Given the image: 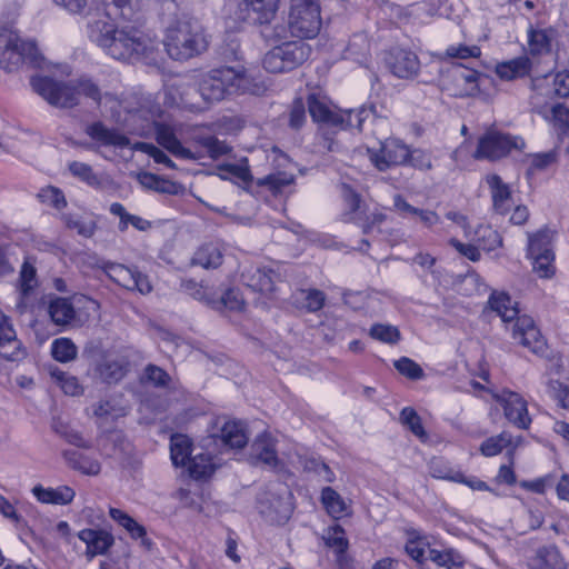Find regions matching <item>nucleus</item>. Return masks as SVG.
Returning <instances> with one entry per match:
<instances>
[{
  "instance_id": "1",
  "label": "nucleus",
  "mask_w": 569,
  "mask_h": 569,
  "mask_svg": "<svg viewBox=\"0 0 569 569\" xmlns=\"http://www.w3.org/2000/svg\"><path fill=\"white\" fill-rule=\"evenodd\" d=\"M110 11L88 23L91 41L117 60H129L154 51V43L134 28L117 29L110 20Z\"/></svg>"
},
{
  "instance_id": "2",
  "label": "nucleus",
  "mask_w": 569,
  "mask_h": 569,
  "mask_svg": "<svg viewBox=\"0 0 569 569\" xmlns=\"http://www.w3.org/2000/svg\"><path fill=\"white\" fill-rule=\"evenodd\" d=\"M163 46L172 59L188 60L203 53L209 39L197 19L182 18L168 28Z\"/></svg>"
},
{
  "instance_id": "3",
  "label": "nucleus",
  "mask_w": 569,
  "mask_h": 569,
  "mask_svg": "<svg viewBox=\"0 0 569 569\" xmlns=\"http://www.w3.org/2000/svg\"><path fill=\"white\" fill-rule=\"evenodd\" d=\"M249 84V78L242 66L220 67L202 76L198 91L207 103H214L227 96L248 91Z\"/></svg>"
},
{
  "instance_id": "4",
  "label": "nucleus",
  "mask_w": 569,
  "mask_h": 569,
  "mask_svg": "<svg viewBox=\"0 0 569 569\" xmlns=\"http://www.w3.org/2000/svg\"><path fill=\"white\" fill-rule=\"evenodd\" d=\"M42 57L33 41H23L9 29L0 28V68L11 72L22 63L41 66Z\"/></svg>"
},
{
  "instance_id": "5",
  "label": "nucleus",
  "mask_w": 569,
  "mask_h": 569,
  "mask_svg": "<svg viewBox=\"0 0 569 569\" xmlns=\"http://www.w3.org/2000/svg\"><path fill=\"white\" fill-rule=\"evenodd\" d=\"M311 48L301 41H288L269 50L263 58V68L272 73L293 70L310 56Z\"/></svg>"
},
{
  "instance_id": "6",
  "label": "nucleus",
  "mask_w": 569,
  "mask_h": 569,
  "mask_svg": "<svg viewBox=\"0 0 569 569\" xmlns=\"http://www.w3.org/2000/svg\"><path fill=\"white\" fill-rule=\"evenodd\" d=\"M32 89L48 103L58 108L79 104V91L73 81H58L47 76L31 78Z\"/></svg>"
},
{
  "instance_id": "7",
  "label": "nucleus",
  "mask_w": 569,
  "mask_h": 569,
  "mask_svg": "<svg viewBox=\"0 0 569 569\" xmlns=\"http://www.w3.org/2000/svg\"><path fill=\"white\" fill-rule=\"evenodd\" d=\"M320 3L290 2L288 29L292 37L315 38L321 29Z\"/></svg>"
},
{
  "instance_id": "8",
  "label": "nucleus",
  "mask_w": 569,
  "mask_h": 569,
  "mask_svg": "<svg viewBox=\"0 0 569 569\" xmlns=\"http://www.w3.org/2000/svg\"><path fill=\"white\" fill-rule=\"evenodd\" d=\"M370 162L379 171L393 167L407 166L409 147L396 138H386L379 141L378 147H367Z\"/></svg>"
},
{
  "instance_id": "9",
  "label": "nucleus",
  "mask_w": 569,
  "mask_h": 569,
  "mask_svg": "<svg viewBox=\"0 0 569 569\" xmlns=\"http://www.w3.org/2000/svg\"><path fill=\"white\" fill-rule=\"evenodd\" d=\"M525 142L519 137L503 133L497 130H489L478 141L475 151L476 159L495 161L508 156L513 149H521Z\"/></svg>"
},
{
  "instance_id": "10",
  "label": "nucleus",
  "mask_w": 569,
  "mask_h": 569,
  "mask_svg": "<svg viewBox=\"0 0 569 569\" xmlns=\"http://www.w3.org/2000/svg\"><path fill=\"white\" fill-rule=\"evenodd\" d=\"M280 0H239L234 16L251 26H267L276 18Z\"/></svg>"
},
{
  "instance_id": "11",
  "label": "nucleus",
  "mask_w": 569,
  "mask_h": 569,
  "mask_svg": "<svg viewBox=\"0 0 569 569\" xmlns=\"http://www.w3.org/2000/svg\"><path fill=\"white\" fill-rule=\"evenodd\" d=\"M258 505L260 513L272 523H284L292 513L290 492L283 495L266 491L259 495Z\"/></svg>"
},
{
  "instance_id": "12",
  "label": "nucleus",
  "mask_w": 569,
  "mask_h": 569,
  "mask_svg": "<svg viewBox=\"0 0 569 569\" xmlns=\"http://www.w3.org/2000/svg\"><path fill=\"white\" fill-rule=\"evenodd\" d=\"M448 78L452 81V91L456 97H471L479 92L480 86L488 80V77L475 69L466 68L462 64L453 66L448 70Z\"/></svg>"
},
{
  "instance_id": "13",
  "label": "nucleus",
  "mask_w": 569,
  "mask_h": 569,
  "mask_svg": "<svg viewBox=\"0 0 569 569\" xmlns=\"http://www.w3.org/2000/svg\"><path fill=\"white\" fill-rule=\"evenodd\" d=\"M27 357V349L18 338L13 323L0 310V358L6 361L19 362Z\"/></svg>"
},
{
  "instance_id": "14",
  "label": "nucleus",
  "mask_w": 569,
  "mask_h": 569,
  "mask_svg": "<svg viewBox=\"0 0 569 569\" xmlns=\"http://www.w3.org/2000/svg\"><path fill=\"white\" fill-rule=\"evenodd\" d=\"M104 271L112 281L128 290H137L142 295H147L152 290L149 278L137 269L108 262L104 264Z\"/></svg>"
},
{
  "instance_id": "15",
  "label": "nucleus",
  "mask_w": 569,
  "mask_h": 569,
  "mask_svg": "<svg viewBox=\"0 0 569 569\" xmlns=\"http://www.w3.org/2000/svg\"><path fill=\"white\" fill-rule=\"evenodd\" d=\"M249 459L252 465H262L271 470L279 471L283 468L276 449V439L267 432L258 436L251 445Z\"/></svg>"
},
{
  "instance_id": "16",
  "label": "nucleus",
  "mask_w": 569,
  "mask_h": 569,
  "mask_svg": "<svg viewBox=\"0 0 569 569\" xmlns=\"http://www.w3.org/2000/svg\"><path fill=\"white\" fill-rule=\"evenodd\" d=\"M497 401L502 406L505 417L519 429H528L531 418L528 413L527 401L517 392L502 390L496 397Z\"/></svg>"
},
{
  "instance_id": "17",
  "label": "nucleus",
  "mask_w": 569,
  "mask_h": 569,
  "mask_svg": "<svg viewBox=\"0 0 569 569\" xmlns=\"http://www.w3.org/2000/svg\"><path fill=\"white\" fill-rule=\"evenodd\" d=\"M512 338L533 353H543L546 341L529 316L518 317L512 325Z\"/></svg>"
},
{
  "instance_id": "18",
  "label": "nucleus",
  "mask_w": 569,
  "mask_h": 569,
  "mask_svg": "<svg viewBox=\"0 0 569 569\" xmlns=\"http://www.w3.org/2000/svg\"><path fill=\"white\" fill-rule=\"evenodd\" d=\"M37 287V270L30 262L24 261L20 270L18 283L19 297L16 303V310L19 315H23L32 309Z\"/></svg>"
},
{
  "instance_id": "19",
  "label": "nucleus",
  "mask_w": 569,
  "mask_h": 569,
  "mask_svg": "<svg viewBox=\"0 0 569 569\" xmlns=\"http://www.w3.org/2000/svg\"><path fill=\"white\" fill-rule=\"evenodd\" d=\"M242 282L254 291L270 293L274 290L280 273L270 267L251 266L241 272Z\"/></svg>"
},
{
  "instance_id": "20",
  "label": "nucleus",
  "mask_w": 569,
  "mask_h": 569,
  "mask_svg": "<svg viewBox=\"0 0 569 569\" xmlns=\"http://www.w3.org/2000/svg\"><path fill=\"white\" fill-rule=\"evenodd\" d=\"M92 408L93 417L100 427L114 422L129 413V406L120 396L100 400Z\"/></svg>"
},
{
  "instance_id": "21",
  "label": "nucleus",
  "mask_w": 569,
  "mask_h": 569,
  "mask_svg": "<svg viewBox=\"0 0 569 569\" xmlns=\"http://www.w3.org/2000/svg\"><path fill=\"white\" fill-rule=\"evenodd\" d=\"M387 64L391 72L402 79L412 78L419 71L418 57L405 49H393L389 52Z\"/></svg>"
},
{
  "instance_id": "22",
  "label": "nucleus",
  "mask_w": 569,
  "mask_h": 569,
  "mask_svg": "<svg viewBox=\"0 0 569 569\" xmlns=\"http://www.w3.org/2000/svg\"><path fill=\"white\" fill-rule=\"evenodd\" d=\"M156 139L162 148L168 150L177 158L184 160H198L201 157L200 153L184 148L180 140L177 138L173 128L168 124L158 123L156 126Z\"/></svg>"
},
{
  "instance_id": "23",
  "label": "nucleus",
  "mask_w": 569,
  "mask_h": 569,
  "mask_svg": "<svg viewBox=\"0 0 569 569\" xmlns=\"http://www.w3.org/2000/svg\"><path fill=\"white\" fill-rule=\"evenodd\" d=\"M489 186L493 210L499 214H506L512 206V192L506 182L498 174H490L486 178Z\"/></svg>"
},
{
  "instance_id": "24",
  "label": "nucleus",
  "mask_w": 569,
  "mask_h": 569,
  "mask_svg": "<svg viewBox=\"0 0 569 569\" xmlns=\"http://www.w3.org/2000/svg\"><path fill=\"white\" fill-rule=\"evenodd\" d=\"M78 538L86 543L87 555L91 558L104 555L114 542L113 536L106 530L83 529Z\"/></svg>"
},
{
  "instance_id": "25",
  "label": "nucleus",
  "mask_w": 569,
  "mask_h": 569,
  "mask_svg": "<svg viewBox=\"0 0 569 569\" xmlns=\"http://www.w3.org/2000/svg\"><path fill=\"white\" fill-rule=\"evenodd\" d=\"M86 133L101 146L124 148L130 140L117 129H110L102 122H93L86 128Z\"/></svg>"
},
{
  "instance_id": "26",
  "label": "nucleus",
  "mask_w": 569,
  "mask_h": 569,
  "mask_svg": "<svg viewBox=\"0 0 569 569\" xmlns=\"http://www.w3.org/2000/svg\"><path fill=\"white\" fill-rule=\"evenodd\" d=\"M128 371V362L123 357H104L97 366L99 379L108 385L118 383Z\"/></svg>"
},
{
  "instance_id": "27",
  "label": "nucleus",
  "mask_w": 569,
  "mask_h": 569,
  "mask_svg": "<svg viewBox=\"0 0 569 569\" xmlns=\"http://www.w3.org/2000/svg\"><path fill=\"white\" fill-rule=\"evenodd\" d=\"M308 109L316 122L335 127L343 121V114H339V110L332 109L325 98L311 94L308 98Z\"/></svg>"
},
{
  "instance_id": "28",
  "label": "nucleus",
  "mask_w": 569,
  "mask_h": 569,
  "mask_svg": "<svg viewBox=\"0 0 569 569\" xmlns=\"http://www.w3.org/2000/svg\"><path fill=\"white\" fill-rule=\"evenodd\" d=\"M528 566L529 569H567V563L556 546L538 548Z\"/></svg>"
},
{
  "instance_id": "29",
  "label": "nucleus",
  "mask_w": 569,
  "mask_h": 569,
  "mask_svg": "<svg viewBox=\"0 0 569 569\" xmlns=\"http://www.w3.org/2000/svg\"><path fill=\"white\" fill-rule=\"evenodd\" d=\"M49 316L57 326H74L78 322L77 312L68 298L56 297L50 300Z\"/></svg>"
},
{
  "instance_id": "30",
  "label": "nucleus",
  "mask_w": 569,
  "mask_h": 569,
  "mask_svg": "<svg viewBox=\"0 0 569 569\" xmlns=\"http://www.w3.org/2000/svg\"><path fill=\"white\" fill-rule=\"evenodd\" d=\"M32 493L39 502L51 505H69L76 496L74 490L69 486L44 488L37 485L32 488Z\"/></svg>"
},
{
  "instance_id": "31",
  "label": "nucleus",
  "mask_w": 569,
  "mask_h": 569,
  "mask_svg": "<svg viewBox=\"0 0 569 569\" xmlns=\"http://www.w3.org/2000/svg\"><path fill=\"white\" fill-rule=\"evenodd\" d=\"M341 196L347 206V211L343 214L345 221L359 226L366 213L361 196L347 183L341 184Z\"/></svg>"
},
{
  "instance_id": "32",
  "label": "nucleus",
  "mask_w": 569,
  "mask_h": 569,
  "mask_svg": "<svg viewBox=\"0 0 569 569\" xmlns=\"http://www.w3.org/2000/svg\"><path fill=\"white\" fill-rule=\"evenodd\" d=\"M218 437L223 445L230 448H242L248 442V436L242 422L234 420H226L220 428Z\"/></svg>"
},
{
  "instance_id": "33",
  "label": "nucleus",
  "mask_w": 569,
  "mask_h": 569,
  "mask_svg": "<svg viewBox=\"0 0 569 569\" xmlns=\"http://www.w3.org/2000/svg\"><path fill=\"white\" fill-rule=\"evenodd\" d=\"M223 251L218 243H206L193 254L192 263L204 269H216L222 263Z\"/></svg>"
},
{
  "instance_id": "34",
  "label": "nucleus",
  "mask_w": 569,
  "mask_h": 569,
  "mask_svg": "<svg viewBox=\"0 0 569 569\" xmlns=\"http://www.w3.org/2000/svg\"><path fill=\"white\" fill-rule=\"evenodd\" d=\"M345 59L352 60L360 66H368L370 61V42L366 34H355L345 51Z\"/></svg>"
},
{
  "instance_id": "35",
  "label": "nucleus",
  "mask_w": 569,
  "mask_h": 569,
  "mask_svg": "<svg viewBox=\"0 0 569 569\" xmlns=\"http://www.w3.org/2000/svg\"><path fill=\"white\" fill-rule=\"evenodd\" d=\"M320 501L327 513L335 519L348 515V505L341 495L331 487L322 488Z\"/></svg>"
},
{
  "instance_id": "36",
  "label": "nucleus",
  "mask_w": 569,
  "mask_h": 569,
  "mask_svg": "<svg viewBox=\"0 0 569 569\" xmlns=\"http://www.w3.org/2000/svg\"><path fill=\"white\" fill-rule=\"evenodd\" d=\"M489 306L501 317L503 322L516 321L520 317L517 302L512 301L505 292L492 293L489 299Z\"/></svg>"
},
{
  "instance_id": "37",
  "label": "nucleus",
  "mask_w": 569,
  "mask_h": 569,
  "mask_svg": "<svg viewBox=\"0 0 569 569\" xmlns=\"http://www.w3.org/2000/svg\"><path fill=\"white\" fill-rule=\"evenodd\" d=\"M326 543L337 552V562L340 568L349 569V559L346 555L348 540L345 537V530L340 526L330 528L326 537Z\"/></svg>"
},
{
  "instance_id": "38",
  "label": "nucleus",
  "mask_w": 569,
  "mask_h": 569,
  "mask_svg": "<svg viewBox=\"0 0 569 569\" xmlns=\"http://www.w3.org/2000/svg\"><path fill=\"white\" fill-rule=\"evenodd\" d=\"M109 516L112 520L118 522L121 527H123L131 538L141 539L142 543L146 546H150L151 542L146 538V529L143 526L138 523L132 517H130L127 512L118 508H110Z\"/></svg>"
},
{
  "instance_id": "39",
  "label": "nucleus",
  "mask_w": 569,
  "mask_h": 569,
  "mask_svg": "<svg viewBox=\"0 0 569 569\" xmlns=\"http://www.w3.org/2000/svg\"><path fill=\"white\" fill-rule=\"evenodd\" d=\"M529 164L527 168V177L535 176L540 172H545L556 166L559 161V152L556 149L530 153L527 156Z\"/></svg>"
},
{
  "instance_id": "40",
  "label": "nucleus",
  "mask_w": 569,
  "mask_h": 569,
  "mask_svg": "<svg viewBox=\"0 0 569 569\" xmlns=\"http://www.w3.org/2000/svg\"><path fill=\"white\" fill-rule=\"evenodd\" d=\"M137 179L144 189L153 190L159 193L177 194L180 189L178 183L161 178L151 172H140Z\"/></svg>"
},
{
  "instance_id": "41",
  "label": "nucleus",
  "mask_w": 569,
  "mask_h": 569,
  "mask_svg": "<svg viewBox=\"0 0 569 569\" xmlns=\"http://www.w3.org/2000/svg\"><path fill=\"white\" fill-rule=\"evenodd\" d=\"M530 60L528 57H519L502 63L496 68L497 74L503 80H513L525 77L530 71Z\"/></svg>"
},
{
  "instance_id": "42",
  "label": "nucleus",
  "mask_w": 569,
  "mask_h": 569,
  "mask_svg": "<svg viewBox=\"0 0 569 569\" xmlns=\"http://www.w3.org/2000/svg\"><path fill=\"white\" fill-rule=\"evenodd\" d=\"M63 456L73 469L79 470L84 475L96 476L101 470V465L97 459L79 451H66Z\"/></svg>"
},
{
  "instance_id": "43",
  "label": "nucleus",
  "mask_w": 569,
  "mask_h": 569,
  "mask_svg": "<svg viewBox=\"0 0 569 569\" xmlns=\"http://www.w3.org/2000/svg\"><path fill=\"white\" fill-rule=\"evenodd\" d=\"M191 440L184 435H174L170 439V457L176 467L186 466L192 452Z\"/></svg>"
},
{
  "instance_id": "44",
  "label": "nucleus",
  "mask_w": 569,
  "mask_h": 569,
  "mask_svg": "<svg viewBox=\"0 0 569 569\" xmlns=\"http://www.w3.org/2000/svg\"><path fill=\"white\" fill-rule=\"evenodd\" d=\"M187 462H189V473L196 480L209 478L216 470L212 457L208 453L190 456Z\"/></svg>"
},
{
  "instance_id": "45",
  "label": "nucleus",
  "mask_w": 569,
  "mask_h": 569,
  "mask_svg": "<svg viewBox=\"0 0 569 569\" xmlns=\"http://www.w3.org/2000/svg\"><path fill=\"white\" fill-rule=\"evenodd\" d=\"M555 31L552 29H533L528 31V44L532 54H542L550 51Z\"/></svg>"
},
{
  "instance_id": "46",
  "label": "nucleus",
  "mask_w": 569,
  "mask_h": 569,
  "mask_svg": "<svg viewBox=\"0 0 569 569\" xmlns=\"http://www.w3.org/2000/svg\"><path fill=\"white\" fill-rule=\"evenodd\" d=\"M208 305L216 310L241 311L244 307V300L239 290L228 289L219 299L208 300Z\"/></svg>"
},
{
  "instance_id": "47",
  "label": "nucleus",
  "mask_w": 569,
  "mask_h": 569,
  "mask_svg": "<svg viewBox=\"0 0 569 569\" xmlns=\"http://www.w3.org/2000/svg\"><path fill=\"white\" fill-rule=\"evenodd\" d=\"M51 428L54 433L64 439L68 443L80 448H90V443L83 439L80 432L72 429L68 423L60 419H53Z\"/></svg>"
},
{
  "instance_id": "48",
  "label": "nucleus",
  "mask_w": 569,
  "mask_h": 569,
  "mask_svg": "<svg viewBox=\"0 0 569 569\" xmlns=\"http://www.w3.org/2000/svg\"><path fill=\"white\" fill-rule=\"evenodd\" d=\"M551 241L552 233L548 229H542L537 233L529 234L528 254L552 253Z\"/></svg>"
},
{
  "instance_id": "49",
  "label": "nucleus",
  "mask_w": 569,
  "mask_h": 569,
  "mask_svg": "<svg viewBox=\"0 0 569 569\" xmlns=\"http://www.w3.org/2000/svg\"><path fill=\"white\" fill-rule=\"evenodd\" d=\"M52 357L59 362H69L77 358L78 348L69 338H58L51 346Z\"/></svg>"
},
{
  "instance_id": "50",
  "label": "nucleus",
  "mask_w": 569,
  "mask_h": 569,
  "mask_svg": "<svg viewBox=\"0 0 569 569\" xmlns=\"http://www.w3.org/2000/svg\"><path fill=\"white\" fill-rule=\"evenodd\" d=\"M511 445V435L507 431H502L498 436L486 439L480 446V451L486 457H493Z\"/></svg>"
},
{
  "instance_id": "51",
  "label": "nucleus",
  "mask_w": 569,
  "mask_h": 569,
  "mask_svg": "<svg viewBox=\"0 0 569 569\" xmlns=\"http://www.w3.org/2000/svg\"><path fill=\"white\" fill-rule=\"evenodd\" d=\"M369 336L383 343L396 345L401 339L399 329L392 325L375 323L369 329Z\"/></svg>"
},
{
  "instance_id": "52",
  "label": "nucleus",
  "mask_w": 569,
  "mask_h": 569,
  "mask_svg": "<svg viewBox=\"0 0 569 569\" xmlns=\"http://www.w3.org/2000/svg\"><path fill=\"white\" fill-rule=\"evenodd\" d=\"M50 375L54 382L62 389L66 395L79 396L82 393L83 389L74 376H71L59 369L51 370Z\"/></svg>"
},
{
  "instance_id": "53",
  "label": "nucleus",
  "mask_w": 569,
  "mask_h": 569,
  "mask_svg": "<svg viewBox=\"0 0 569 569\" xmlns=\"http://www.w3.org/2000/svg\"><path fill=\"white\" fill-rule=\"evenodd\" d=\"M400 421L420 440H426L428 438L422 426L421 418L415 409L410 407L403 408L400 412Z\"/></svg>"
},
{
  "instance_id": "54",
  "label": "nucleus",
  "mask_w": 569,
  "mask_h": 569,
  "mask_svg": "<svg viewBox=\"0 0 569 569\" xmlns=\"http://www.w3.org/2000/svg\"><path fill=\"white\" fill-rule=\"evenodd\" d=\"M194 141L203 147L212 159H218L230 152L231 148L213 136H196Z\"/></svg>"
},
{
  "instance_id": "55",
  "label": "nucleus",
  "mask_w": 569,
  "mask_h": 569,
  "mask_svg": "<svg viewBox=\"0 0 569 569\" xmlns=\"http://www.w3.org/2000/svg\"><path fill=\"white\" fill-rule=\"evenodd\" d=\"M339 114H343V121L337 124V128L347 129V128H357L361 130L362 123L371 116V110L361 108V109H348V110H339Z\"/></svg>"
},
{
  "instance_id": "56",
  "label": "nucleus",
  "mask_w": 569,
  "mask_h": 569,
  "mask_svg": "<svg viewBox=\"0 0 569 569\" xmlns=\"http://www.w3.org/2000/svg\"><path fill=\"white\" fill-rule=\"evenodd\" d=\"M293 182V176L287 172H274L258 180V186L267 187L272 192H280Z\"/></svg>"
},
{
  "instance_id": "57",
  "label": "nucleus",
  "mask_w": 569,
  "mask_h": 569,
  "mask_svg": "<svg viewBox=\"0 0 569 569\" xmlns=\"http://www.w3.org/2000/svg\"><path fill=\"white\" fill-rule=\"evenodd\" d=\"M68 167L72 176L79 178L91 187H99L101 184L100 178L93 172L91 166L84 162L72 161Z\"/></svg>"
},
{
  "instance_id": "58",
  "label": "nucleus",
  "mask_w": 569,
  "mask_h": 569,
  "mask_svg": "<svg viewBox=\"0 0 569 569\" xmlns=\"http://www.w3.org/2000/svg\"><path fill=\"white\" fill-rule=\"evenodd\" d=\"M299 296L300 298H297V300H302L303 307L309 312L319 311L326 301V295L318 289H301Z\"/></svg>"
},
{
  "instance_id": "59",
  "label": "nucleus",
  "mask_w": 569,
  "mask_h": 569,
  "mask_svg": "<svg viewBox=\"0 0 569 569\" xmlns=\"http://www.w3.org/2000/svg\"><path fill=\"white\" fill-rule=\"evenodd\" d=\"M107 7L113 6L124 20H132L141 9V0H103Z\"/></svg>"
},
{
  "instance_id": "60",
  "label": "nucleus",
  "mask_w": 569,
  "mask_h": 569,
  "mask_svg": "<svg viewBox=\"0 0 569 569\" xmlns=\"http://www.w3.org/2000/svg\"><path fill=\"white\" fill-rule=\"evenodd\" d=\"M530 258L533 260V270L539 274L541 278H550L555 274V253H539L530 256Z\"/></svg>"
},
{
  "instance_id": "61",
  "label": "nucleus",
  "mask_w": 569,
  "mask_h": 569,
  "mask_svg": "<svg viewBox=\"0 0 569 569\" xmlns=\"http://www.w3.org/2000/svg\"><path fill=\"white\" fill-rule=\"evenodd\" d=\"M38 197L41 202L47 203L56 209H62L67 206V200L63 192L52 186L41 189L38 193Z\"/></svg>"
},
{
  "instance_id": "62",
  "label": "nucleus",
  "mask_w": 569,
  "mask_h": 569,
  "mask_svg": "<svg viewBox=\"0 0 569 569\" xmlns=\"http://www.w3.org/2000/svg\"><path fill=\"white\" fill-rule=\"evenodd\" d=\"M62 219L69 229L76 230L82 237L90 238L94 233L96 223L92 220L84 221L71 214H64Z\"/></svg>"
},
{
  "instance_id": "63",
  "label": "nucleus",
  "mask_w": 569,
  "mask_h": 569,
  "mask_svg": "<svg viewBox=\"0 0 569 569\" xmlns=\"http://www.w3.org/2000/svg\"><path fill=\"white\" fill-rule=\"evenodd\" d=\"M393 365H395V368L402 376H405L409 379L418 380L423 377L422 368L417 362L411 360L410 358L401 357L400 359L396 360Z\"/></svg>"
},
{
  "instance_id": "64",
  "label": "nucleus",
  "mask_w": 569,
  "mask_h": 569,
  "mask_svg": "<svg viewBox=\"0 0 569 569\" xmlns=\"http://www.w3.org/2000/svg\"><path fill=\"white\" fill-rule=\"evenodd\" d=\"M73 82L78 88L79 97L82 94L91 99L97 106L102 103V93L99 87L91 79L81 78Z\"/></svg>"
}]
</instances>
